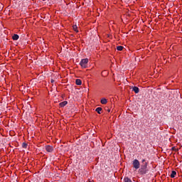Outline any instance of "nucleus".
Masks as SVG:
<instances>
[{
    "mask_svg": "<svg viewBox=\"0 0 182 182\" xmlns=\"http://www.w3.org/2000/svg\"><path fill=\"white\" fill-rule=\"evenodd\" d=\"M149 163L145 162L141 165V168L138 170V173L141 176H144V174H147L149 173V168H147Z\"/></svg>",
    "mask_w": 182,
    "mask_h": 182,
    "instance_id": "obj_1",
    "label": "nucleus"
},
{
    "mask_svg": "<svg viewBox=\"0 0 182 182\" xmlns=\"http://www.w3.org/2000/svg\"><path fill=\"white\" fill-rule=\"evenodd\" d=\"M88 63H89V59L85 58L81 60L80 65L82 68H83L84 69H86V68H87Z\"/></svg>",
    "mask_w": 182,
    "mask_h": 182,
    "instance_id": "obj_2",
    "label": "nucleus"
},
{
    "mask_svg": "<svg viewBox=\"0 0 182 182\" xmlns=\"http://www.w3.org/2000/svg\"><path fill=\"white\" fill-rule=\"evenodd\" d=\"M132 166L134 168H135L136 170H139V168H140V161H139V160L137 159H134L132 161Z\"/></svg>",
    "mask_w": 182,
    "mask_h": 182,
    "instance_id": "obj_3",
    "label": "nucleus"
},
{
    "mask_svg": "<svg viewBox=\"0 0 182 182\" xmlns=\"http://www.w3.org/2000/svg\"><path fill=\"white\" fill-rule=\"evenodd\" d=\"M46 150L48 151V153H52V151H53V146L47 145L46 146Z\"/></svg>",
    "mask_w": 182,
    "mask_h": 182,
    "instance_id": "obj_4",
    "label": "nucleus"
},
{
    "mask_svg": "<svg viewBox=\"0 0 182 182\" xmlns=\"http://www.w3.org/2000/svg\"><path fill=\"white\" fill-rule=\"evenodd\" d=\"M132 91L134 92V93H139V92H140V89L134 86V87H132Z\"/></svg>",
    "mask_w": 182,
    "mask_h": 182,
    "instance_id": "obj_5",
    "label": "nucleus"
},
{
    "mask_svg": "<svg viewBox=\"0 0 182 182\" xmlns=\"http://www.w3.org/2000/svg\"><path fill=\"white\" fill-rule=\"evenodd\" d=\"M68 105V101H64L60 103V107H65Z\"/></svg>",
    "mask_w": 182,
    "mask_h": 182,
    "instance_id": "obj_6",
    "label": "nucleus"
},
{
    "mask_svg": "<svg viewBox=\"0 0 182 182\" xmlns=\"http://www.w3.org/2000/svg\"><path fill=\"white\" fill-rule=\"evenodd\" d=\"M102 107H97L95 109V112H97L98 113V114H102Z\"/></svg>",
    "mask_w": 182,
    "mask_h": 182,
    "instance_id": "obj_7",
    "label": "nucleus"
},
{
    "mask_svg": "<svg viewBox=\"0 0 182 182\" xmlns=\"http://www.w3.org/2000/svg\"><path fill=\"white\" fill-rule=\"evenodd\" d=\"M13 41H18L19 39V36L18 34H14L12 37Z\"/></svg>",
    "mask_w": 182,
    "mask_h": 182,
    "instance_id": "obj_8",
    "label": "nucleus"
},
{
    "mask_svg": "<svg viewBox=\"0 0 182 182\" xmlns=\"http://www.w3.org/2000/svg\"><path fill=\"white\" fill-rule=\"evenodd\" d=\"M176 174H177V172H176V171H172L171 173V178H174V177H176Z\"/></svg>",
    "mask_w": 182,
    "mask_h": 182,
    "instance_id": "obj_9",
    "label": "nucleus"
},
{
    "mask_svg": "<svg viewBox=\"0 0 182 182\" xmlns=\"http://www.w3.org/2000/svg\"><path fill=\"white\" fill-rule=\"evenodd\" d=\"M75 83L77 85V86H80V85H82V80L80 79H77L75 80Z\"/></svg>",
    "mask_w": 182,
    "mask_h": 182,
    "instance_id": "obj_10",
    "label": "nucleus"
},
{
    "mask_svg": "<svg viewBox=\"0 0 182 182\" xmlns=\"http://www.w3.org/2000/svg\"><path fill=\"white\" fill-rule=\"evenodd\" d=\"M101 103L102 105H106V103H107V100H106V98L101 100Z\"/></svg>",
    "mask_w": 182,
    "mask_h": 182,
    "instance_id": "obj_11",
    "label": "nucleus"
},
{
    "mask_svg": "<svg viewBox=\"0 0 182 182\" xmlns=\"http://www.w3.org/2000/svg\"><path fill=\"white\" fill-rule=\"evenodd\" d=\"M124 182H133V181H132V179L129 178V177H125L124 178Z\"/></svg>",
    "mask_w": 182,
    "mask_h": 182,
    "instance_id": "obj_12",
    "label": "nucleus"
},
{
    "mask_svg": "<svg viewBox=\"0 0 182 182\" xmlns=\"http://www.w3.org/2000/svg\"><path fill=\"white\" fill-rule=\"evenodd\" d=\"M73 31H75V32H78V31H77V26L74 25L73 26Z\"/></svg>",
    "mask_w": 182,
    "mask_h": 182,
    "instance_id": "obj_13",
    "label": "nucleus"
},
{
    "mask_svg": "<svg viewBox=\"0 0 182 182\" xmlns=\"http://www.w3.org/2000/svg\"><path fill=\"white\" fill-rule=\"evenodd\" d=\"M123 48H124L123 46H119L117 47V50H123Z\"/></svg>",
    "mask_w": 182,
    "mask_h": 182,
    "instance_id": "obj_14",
    "label": "nucleus"
},
{
    "mask_svg": "<svg viewBox=\"0 0 182 182\" xmlns=\"http://www.w3.org/2000/svg\"><path fill=\"white\" fill-rule=\"evenodd\" d=\"M22 147H23V149H26V147H28V144L23 142V143L22 144Z\"/></svg>",
    "mask_w": 182,
    "mask_h": 182,
    "instance_id": "obj_15",
    "label": "nucleus"
},
{
    "mask_svg": "<svg viewBox=\"0 0 182 182\" xmlns=\"http://www.w3.org/2000/svg\"><path fill=\"white\" fill-rule=\"evenodd\" d=\"M171 150H172L173 151H178V149L175 148V146L172 147V148H171Z\"/></svg>",
    "mask_w": 182,
    "mask_h": 182,
    "instance_id": "obj_16",
    "label": "nucleus"
},
{
    "mask_svg": "<svg viewBox=\"0 0 182 182\" xmlns=\"http://www.w3.org/2000/svg\"><path fill=\"white\" fill-rule=\"evenodd\" d=\"M141 163H142V164H144V163H146V159H142Z\"/></svg>",
    "mask_w": 182,
    "mask_h": 182,
    "instance_id": "obj_17",
    "label": "nucleus"
},
{
    "mask_svg": "<svg viewBox=\"0 0 182 182\" xmlns=\"http://www.w3.org/2000/svg\"><path fill=\"white\" fill-rule=\"evenodd\" d=\"M53 82H55V80H51V83H53Z\"/></svg>",
    "mask_w": 182,
    "mask_h": 182,
    "instance_id": "obj_18",
    "label": "nucleus"
},
{
    "mask_svg": "<svg viewBox=\"0 0 182 182\" xmlns=\"http://www.w3.org/2000/svg\"><path fill=\"white\" fill-rule=\"evenodd\" d=\"M107 112L109 113V112H110V109H107Z\"/></svg>",
    "mask_w": 182,
    "mask_h": 182,
    "instance_id": "obj_19",
    "label": "nucleus"
}]
</instances>
